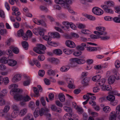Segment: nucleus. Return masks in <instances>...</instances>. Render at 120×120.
I'll return each instance as SVG.
<instances>
[{"mask_svg": "<svg viewBox=\"0 0 120 120\" xmlns=\"http://www.w3.org/2000/svg\"><path fill=\"white\" fill-rule=\"evenodd\" d=\"M18 85L15 84H12L8 86V88L11 90L10 91V94L12 95H14L18 94L19 93L22 92V90L17 88L18 87Z\"/></svg>", "mask_w": 120, "mask_h": 120, "instance_id": "1", "label": "nucleus"}, {"mask_svg": "<svg viewBox=\"0 0 120 120\" xmlns=\"http://www.w3.org/2000/svg\"><path fill=\"white\" fill-rule=\"evenodd\" d=\"M14 99L17 101H22L24 102L29 101L31 100L30 97L28 95H22L19 94L15 95Z\"/></svg>", "mask_w": 120, "mask_h": 120, "instance_id": "2", "label": "nucleus"}, {"mask_svg": "<svg viewBox=\"0 0 120 120\" xmlns=\"http://www.w3.org/2000/svg\"><path fill=\"white\" fill-rule=\"evenodd\" d=\"M46 49L45 46L41 44L37 45V47H34L33 49L34 51L39 54H44L45 53L44 50Z\"/></svg>", "mask_w": 120, "mask_h": 120, "instance_id": "3", "label": "nucleus"}, {"mask_svg": "<svg viewBox=\"0 0 120 120\" xmlns=\"http://www.w3.org/2000/svg\"><path fill=\"white\" fill-rule=\"evenodd\" d=\"M96 29L97 30L100 31V32L98 31H94V33L98 35H104L107 34V33L105 31L106 29L104 27L97 26L96 27Z\"/></svg>", "mask_w": 120, "mask_h": 120, "instance_id": "4", "label": "nucleus"}, {"mask_svg": "<svg viewBox=\"0 0 120 120\" xmlns=\"http://www.w3.org/2000/svg\"><path fill=\"white\" fill-rule=\"evenodd\" d=\"M39 113L41 116H42L44 114H45L47 117L51 116V114L48 113L49 110L48 108H45L44 109L41 108L40 110L39 109Z\"/></svg>", "mask_w": 120, "mask_h": 120, "instance_id": "5", "label": "nucleus"}, {"mask_svg": "<svg viewBox=\"0 0 120 120\" xmlns=\"http://www.w3.org/2000/svg\"><path fill=\"white\" fill-rule=\"evenodd\" d=\"M92 11L94 14L98 15H100L103 13V11L97 7H94L92 9Z\"/></svg>", "mask_w": 120, "mask_h": 120, "instance_id": "6", "label": "nucleus"}, {"mask_svg": "<svg viewBox=\"0 0 120 120\" xmlns=\"http://www.w3.org/2000/svg\"><path fill=\"white\" fill-rule=\"evenodd\" d=\"M101 7L104 10V11L107 13L112 14L114 13L112 9L108 8L107 5H102L101 6Z\"/></svg>", "mask_w": 120, "mask_h": 120, "instance_id": "7", "label": "nucleus"}, {"mask_svg": "<svg viewBox=\"0 0 120 120\" xmlns=\"http://www.w3.org/2000/svg\"><path fill=\"white\" fill-rule=\"evenodd\" d=\"M21 75L19 74L15 75L12 79V82H16L20 81L21 79Z\"/></svg>", "mask_w": 120, "mask_h": 120, "instance_id": "8", "label": "nucleus"}, {"mask_svg": "<svg viewBox=\"0 0 120 120\" xmlns=\"http://www.w3.org/2000/svg\"><path fill=\"white\" fill-rule=\"evenodd\" d=\"M114 91H112L109 93V95L107 97V99L111 101H113L115 99V97L113 95L115 94H114Z\"/></svg>", "mask_w": 120, "mask_h": 120, "instance_id": "9", "label": "nucleus"}, {"mask_svg": "<svg viewBox=\"0 0 120 120\" xmlns=\"http://www.w3.org/2000/svg\"><path fill=\"white\" fill-rule=\"evenodd\" d=\"M65 44L68 47L71 48H74L75 46V43L73 41L70 40L67 41L65 42Z\"/></svg>", "mask_w": 120, "mask_h": 120, "instance_id": "10", "label": "nucleus"}, {"mask_svg": "<svg viewBox=\"0 0 120 120\" xmlns=\"http://www.w3.org/2000/svg\"><path fill=\"white\" fill-rule=\"evenodd\" d=\"M62 24L65 26L64 27L62 26H61V28L64 29L66 31H68L69 28V22L68 21H64L62 22Z\"/></svg>", "mask_w": 120, "mask_h": 120, "instance_id": "11", "label": "nucleus"}, {"mask_svg": "<svg viewBox=\"0 0 120 120\" xmlns=\"http://www.w3.org/2000/svg\"><path fill=\"white\" fill-rule=\"evenodd\" d=\"M17 64L16 61L13 59H9L8 62V65L11 66H14L16 65Z\"/></svg>", "mask_w": 120, "mask_h": 120, "instance_id": "12", "label": "nucleus"}, {"mask_svg": "<svg viewBox=\"0 0 120 120\" xmlns=\"http://www.w3.org/2000/svg\"><path fill=\"white\" fill-rule=\"evenodd\" d=\"M105 79H102L99 81H97L96 85L99 86H102V87L104 86V85L105 82Z\"/></svg>", "mask_w": 120, "mask_h": 120, "instance_id": "13", "label": "nucleus"}, {"mask_svg": "<svg viewBox=\"0 0 120 120\" xmlns=\"http://www.w3.org/2000/svg\"><path fill=\"white\" fill-rule=\"evenodd\" d=\"M116 78L115 76L112 75L110 76L108 79V82L109 84H112L115 82Z\"/></svg>", "mask_w": 120, "mask_h": 120, "instance_id": "14", "label": "nucleus"}, {"mask_svg": "<svg viewBox=\"0 0 120 120\" xmlns=\"http://www.w3.org/2000/svg\"><path fill=\"white\" fill-rule=\"evenodd\" d=\"M48 60L51 63L55 64H57L60 62L59 60L56 58H49L48 59Z\"/></svg>", "mask_w": 120, "mask_h": 120, "instance_id": "15", "label": "nucleus"}, {"mask_svg": "<svg viewBox=\"0 0 120 120\" xmlns=\"http://www.w3.org/2000/svg\"><path fill=\"white\" fill-rule=\"evenodd\" d=\"M116 116L115 112L114 111L111 112L110 114L109 120H116Z\"/></svg>", "mask_w": 120, "mask_h": 120, "instance_id": "16", "label": "nucleus"}, {"mask_svg": "<svg viewBox=\"0 0 120 120\" xmlns=\"http://www.w3.org/2000/svg\"><path fill=\"white\" fill-rule=\"evenodd\" d=\"M22 120H34L33 116L31 114H28L25 116Z\"/></svg>", "mask_w": 120, "mask_h": 120, "instance_id": "17", "label": "nucleus"}, {"mask_svg": "<svg viewBox=\"0 0 120 120\" xmlns=\"http://www.w3.org/2000/svg\"><path fill=\"white\" fill-rule=\"evenodd\" d=\"M76 58H73L70 59V63L69 64V66L72 67H74L75 66L76 63Z\"/></svg>", "mask_w": 120, "mask_h": 120, "instance_id": "18", "label": "nucleus"}, {"mask_svg": "<svg viewBox=\"0 0 120 120\" xmlns=\"http://www.w3.org/2000/svg\"><path fill=\"white\" fill-rule=\"evenodd\" d=\"M57 71L50 69L48 71L47 73L49 76H53L57 73Z\"/></svg>", "mask_w": 120, "mask_h": 120, "instance_id": "19", "label": "nucleus"}, {"mask_svg": "<svg viewBox=\"0 0 120 120\" xmlns=\"http://www.w3.org/2000/svg\"><path fill=\"white\" fill-rule=\"evenodd\" d=\"M55 2L56 4L63 5V7L64 8V5H66L68 4L65 1V0L64 1L63 0H55Z\"/></svg>", "mask_w": 120, "mask_h": 120, "instance_id": "20", "label": "nucleus"}, {"mask_svg": "<svg viewBox=\"0 0 120 120\" xmlns=\"http://www.w3.org/2000/svg\"><path fill=\"white\" fill-rule=\"evenodd\" d=\"M86 46V45L85 43H82L80 45L76 47V49L79 50L83 51L84 49V47H85Z\"/></svg>", "mask_w": 120, "mask_h": 120, "instance_id": "21", "label": "nucleus"}, {"mask_svg": "<svg viewBox=\"0 0 120 120\" xmlns=\"http://www.w3.org/2000/svg\"><path fill=\"white\" fill-rule=\"evenodd\" d=\"M69 4H67L66 5H64V8L68 10V11L72 14H75V12L70 7L69 5Z\"/></svg>", "mask_w": 120, "mask_h": 120, "instance_id": "22", "label": "nucleus"}, {"mask_svg": "<svg viewBox=\"0 0 120 120\" xmlns=\"http://www.w3.org/2000/svg\"><path fill=\"white\" fill-rule=\"evenodd\" d=\"M27 110L26 108H24L21 109L19 112V114L21 116H24L27 113Z\"/></svg>", "mask_w": 120, "mask_h": 120, "instance_id": "23", "label": "nucleus"}, {"mask_svg": "<svg viewBox=\"0 0 120 120\" xmlns=\"http://www.w3.org/2000/svg\"><path fill=\"white\" fill-rule=\"evenodd\" d=\"M26 77L27 78V80L24 81L23 82V85L25 86H27L29 85L31 80V79L29 76H26Z\"/></svg>", "mask_w": 120, "mask_h": 120, "instance_id": "24", "label": "nucleus"}, {"mask_svg": "<svg viewBox=\"0 0 120 120\" xmlns=\"http://www.w3.org/2000/svg\"><path fill=\"white\" fill-rule=\"evenodd\" d=\"M51 33H49L48 34V35L44 36L43 37V39L45 40L48 41H50L51 40Z\"/></svg>", "mask_w": 120, "mask_h": 120, "instance_id": "25", "label": "nucleus"}, {"mask_svg": "<svg viewBox=\"0 0 120 120\" xmlns=\"http://www.w3.org/2000/svg\"><path fill=\"white\" fill-rule=\"evenodd\" d=\"M8 93L7 90L4 89L2 90L0 93V97H3L7 95Z\"/></svg>", "mask_w": 120, "mask_h": 120, "instance_id": "26", "label": "nucleus"}, {"mask_svg": "<svg viewBox=\"0 0 120 120\" xmlns=\"http://www.w3.org/2000/svg\"><path fill=\"white\" fill-rule=\"evenodd\" d=\"M51 35L52 38H59L60 37V35L57 32L51 33Z\"/></svg>", "mask_w": 120, "mask_h": 120, "instance_id": "27", "label": "nucleus"}, {"mask_svg": "<svg viewBox=\"0 0 120 120\" xmlns=\"http://www.w3.org/2000/svg\"><path fill=\"white\" fill-rule=\"evenodd\" d=\"M94 95V94L91 93H88L87 94L84 95L83 96V98L84 99L88 100L89 101L90 100V96Z\"/></svg>", "mask_w": 120, "mask_h": 120, "instance_id": "28", "label": "nucleus"}, {"mask_svg": "<svg viewBox=\"0 0 120 120\" xmlns=\"http://www.w3.org/2000/svg\"><path fill=\"white\" fill-rule=\"evenodd\" d=\"M102 89L104 90H107L110 91L112 90V87L109 85H104L102 87Z\"/></svg>", "mask_w": 120, "mask_h": 120, "instance_id": "29", "label": "nucleus"}, {"mask_svg": "<svg viewBox=\"0 0 120 120\" xmlns=\"http://www.w3.org/2000/svg\"><path fill=\"white\" fill-rule=\"evenodd\" d=\"M105 5H107L108 7H112L114 6V3L112 1L109 0L105 2Z\"/></svg>", "mask_w": 120, "mask_h": 120, "instance_id": "30", "label": "nucleus"}, {"mask_svg": "<svg viewBox=\"0 0 120 120\" xmlns=\"http://www.w3.org/2000/svg\"><path fill=\"white\" fill-rule=\"evenodd\" d=\"M70 68V67L69 65L63 66L60 68V70L62 72H66Z\"/></svg>", "mask_w": 120, "mask_h": 120, "instance_id": "31", "label": "nucleus"}, {"mask_svg": "<svg viewBox=\"0 0 120 120\" xmlns=\"http://www.w3.org/2000/svg\"><path fill=\"white\" fill-rule=\"evenodd\" d=\"M8 61L7 58L5 57H2L0 59V62L4 64L8 63Z\"/></svg>", "mask_w": 120, "mask_h": 120, "instance_id": "32", "label": "nucleus"}, {"mask_svg": "<svg viewBox=\"0 0 120 120\" xmlns=\"http://www.w3.org/2000/svg\"><path fill=\"white\" fill-rule=\"evenodd\" d=\"M59 98L60 101L62 102H64L65 100V96L62 93L59 94Z\"/></svg>", "mask_w": 120, "mask_h": 120, "instance_id": "33", "label": "nucleus"}, {"mask_svg": "<svg viewBox=\"0 0 120 120\" xmlns=\"http://www.w3.org/2000/svg\"><path fill=\"white\" fill-rule=\"evenodd\" d=\"M21 44L23 48L25 50L28 49V43L25 41H22Z\"/></svg>", "mask_w": 120, "mask_h": 120, "instance_id": "34", "label": "nucleus"}, {"mask_svg": "<svg viewBox=\"0 0 120 120\" xmlns=\"http://www.w3.org/2000/svg\"><path fill=\"white\" fill-rule=\"evenodd\" d=\"M53 52L55 54L57 55L61 54L62 53V51L59 49H57L53 50Z\"/></svg>", "mask_w": 120, "mask_h": 120, "instance_id": "35", "label": "nucleus"}, {"mask_svg": "<svg viewBox=\"0 0 120 120\" xmlns=\"http://www.w3.org/2000/svg\"><path fill=\"white\" fill-rule=\"evenodd\" d=\"M28 107L32 110H34L35 108V106L34 102L32 101L30 102L29 103Z\"/></svg>", "mask_w": 120, "mask_h": 120, "instance_id": "36", "label": "nucleus"}, {"mask_svg": "<svg viewBox=\"0 0 120 120\" xmlns=\"http://www.w3.org/2000/svg\"><path fill=\"white\" fill-rule=\"evenodd\" d=\"M101 77L100 75H97L94 76L92 78L94 82L98 81V80L100 79Z\"/></svg>", "mask_w": 120, "mask_h": 120, "instance_id": "37", "label": "nucleus"}, {"mask_svg": "<svg viewBox=\"0 0 120 120\" xmlns=\"http://www.w3.org/2000/svg\"><path fill=\"white\" fill-rule=\"evenodd\" d=\"M76 63L79 64H84L86 62L85 60L83 59L76 58Z\"/></svg>", "mask_w": 120, "mask_h": 120, "instance_id": "38", "label": "nucleus"}, {"mask_svg": "<svg viewBox=\"0 0 120 120\" xmlns=\"http://www.w3.org/2000/svg\"><path fill=\"white\" fill-rule=\"evenodd\" d=\"M87 50L88 51L92 52L96 51L97 50V49L96 47H89L87 48Z\"/></svg>", "mask_w": 120, "mask_h": 120, "instance_id": "39", "label": "nucleus"}, {"mask_svg": "<svg viewBox=\"0 0 120 120\" xmlns=\"http://www.w3.org/2000/svg\"><path fill=\"white\" fill-rule=\"evenodd\" d=\"M88 111L89 114L94 117H96L98 116V113H97L92 112L90 108L88 109Z\"/></svg>", "mask_w": 120, "mask_h": 120, "instance_id": "40", "label": "nucleus"}, {"mask_svg": "<svg viewBox=\"0 0 120 120\" xmlns=\"http://www.w3.org/2000/svg\"><path fill=\"white\" fill-rule=\"evenodd\" d=\"M19 111H13L11 114V117L13 118H14L16 117L17 116L18 113L19 112Z\"/></svg>", "mask_w": 120, "mask_h": 120, "instance_id": "41", "label": "nucleus"}, {"mask_svg": "<svg viewBox=\"0 0 120 120\" xmlns=\"http://www.w3.org/2000/svg\"><path fill=\"white\" fill-rule=\"evenodd\" d=\"M17 34V36L18 37H22L24 35V33L23 30L22 29H20L18 31Z\"/></svg>", "mask_w": 120, "mask_h": 120, "instance_id": "42", "label": "nucleus"}, {"mask_svg": "<svg viewBox=\"0 0 120 120\" xmlns=\"http://www.w3.org/2000/svg\"><path fill=\"white\" fill-rule=\"evenodd\" d=\"M14 41L13 39L11 38H10L7 40L5 42V44L7 45H10L11 43Z\"/></svg>", "mask_w": 120, "mask_h": 120, "instance_id": "43", "label": "nucleus"}, {"mask_svg": "<svg viewBox=\"0 0 120 120\" xmlns=\"http://www.w3.org/2000/svg\"><path fill=\"white\" fill-rule=\"evenodd\" d=\"M63 52L65 54L69 55L72 53V51L69 49H65L63 50Z\"/></svg>", "mask_w": 120, "mask_h": 120, "instance_id": "44", "label": "nucleus"}, {"mask_svg": "<svg viewBox=\"0 0 120 120\" xmlns=\"http://www.w3.org/2000/svg\"><path fill=\"white\" fill-rule=\"evenodd\" d=\"M86 16L89 19L91 20H94L96 19V18L94 16L86 14Z\"/></svg>", "mask_w": 120, "mask_h": 120, "instance_id": "45", "label": "nucleus"}, {"mask_svg": "<svg viewBox=\"0 0 120 120\" xmlns=\"http://www.w3.org/2000/svg\"><path fill=\"white\" fill-rule=\"evenodd\" d=\"M3 81L4 84L7 85L9 82V80L8 77H5L3 78Z\"/></svg>", "mask_w": 120, "mask_h": 120, "instance_id": "46", "label": "nucleus"}, {"mask_svg": "<svg viewBox=\"0 0 120 120\" xmlns=\"http://www.w3.org/2000/svg\"><path fill=\"white\" fill-rule=\"evenodd\" d=\"M6 30L5 29H0V34L1 35H4L7 34Z\"/></svg>", "mask_w": 120, "mask_h": 120, "instance_id": "47", "label": "nucleus"}, {"mask_svg": "<svg viewBox=\"0 0 120 120\" xmlns=\"http://www.w3.org/2000/svg\"><path fill=\"white\" fill-rule=\"evenodd\" d=\"M47 43L48 44L54 46H56L58 45L57 44L54 42L49 41H47Z\"/></svg>", "mask_w": 120, "mask_h": 120, "instance_id": "48", "label": "nucleus"}, {"mask_svg": "<svg viewBox=\"0 0 120 120\" xmlns=\"http://www.w3.org/2000/svg\"><path fill=\"white\" fill-rule=\"evenodd\" d=\"M39 110V108H37L36 109L34 113V116L35 117H37L38 116V111Z\"/></svg>", "mask_w": 120, "mask_h": 120, "instance_id": "49", "label": "nucleus"}, {"mask_svg": "<svg viewBox=\"0 0 120 120\" xmlns=\"http://www.w3.org/2000/svg\"><path fill=\"white\" fill-rule=\"evenodd\" d=\"M82 33L85 34H90L91 33V32L88 30L83 29L81 30Z\"/></svg>", "mask_w": 120, "mask_h": 120, "instance_id": "50", "label": "nucleus"}, {"mask_svg": "<svg viewBox=\"0 0 120 120\" xmlns=\"http://www.w3.org/2000/svg\"><path fill=\"white\" fill-rule=\"evenodd\" d=\"M113 20L116 23H120V17H119V15L118 16V17H115L113 18Z\"/></svg>", "mask_w": 120, "mask_h": 120, "instance_id": "51", "label": "nucleus"}, {"mask_svg": "<svg viewBox=\"0 0 120 120\" xmlns=\"http://www.w3.org/2000/svg\"><path fill=\"white\" fill-rule=\"evenodd\" d=\"M115 65L116 68H119L120 67V61L119 60H116L115 62Z\"/></svg>", "mask_w": 120, "mask_h": 120, "instance_id": "52", "label": "nucleus"}, {"mask_svg": "<svg viewBox=\"0 0 120 120\" xmlns=\"http://www.w3.org/2000/svg\"><path fill=\"white\" fill-rule=\"evenodd\" d=\"M33 62L36 66L38 68H40L41 67V64L40 62L37 60H35L34 59L33 60Z\"/></svg>", "mask_w": 120, "mask_h": 120, "instance_id": "53", "label": "nucleus"}, {"mask_svg": "<svg viewBox=\"0 0 120 120\" xmlns=\"http://www.w3.org/2000/svg\"><path fill=\"white\" fill-rule=\"evenodd\" d=\"M103 110L105 112H109L111 110V109L108 106H106L103 108Z\"/></svg>", "mask_w": 120, "mask_h": 120, "instance_id": "54", "label": "nucleus"}, {"mask_svg": "<svg viewBox=\"0 0 120 120\" xmlns=\"http://www.w3.org/2000/svg\"><path fill=\"white\" fill-rule=\"evenodd\" d=\"M76 109L77 110L78 113L79 114L82 113L83 112L82 109L81 108L77 106L76 107Z\"/></svg>", "mask_w": 120, "mask_h": 120, "instance_id": "55", "label": "nucleus"}, {"mask_svg": "<svg viewBox=\"0 0 120 120\" xmlns=\"http://www.w3.org/2000/svg\"><path fill=\"white\" fill-rule=\"evenodd\" d=\"M10 108V107L8 105H6L3 110V112H4L5 113H7L9 111Z\"/></svg>", "mask_w": 120, "mask_h": 120, "instance_id": "56", "label": "nucleus"}, {"mask_svg": "<svg viewBox=\"0 0 120 120\" xmlns=\"http://www.w3.org/2000/svg\"><path fill=\"white\" fill-rule=\"evenodd\" d=\"M64 110L66 111L69 112H71L72 110L71 108L67 106H65L64 107Z\"/></svg>", "mask_w": 120, "mask_h": 120, "instance_id": "57", "label": "nucleus"}, {"mask_svg": "<svg viewBox=\"0 0 120 120\" xmlns=\"http://www.w3.org/2000/svg\"><path fill=\"white\" fill-rule=\"evenodd\" d=\"M66 81L68 84L73 83L74 81L71 78H67L66 79Z\"/></svg>", "mask_w": 120, "mask_h": 120, "instance_id": "58", "label": "nucleus"}, {"mask_svg": "<svg viewBox=\"0 0 120 120\" xmlns=\"http://www.w3.org/2000/svg\"><path fill=\"white\" fill-rule=\"evenodd\" d=\"M5 104V101L1 97H0V105L3 106Z\"/></svg>", "mask_w": 120, "mask_h": 120, "instance_id": "59", "label": "nucleus"}, {"mask_svg": "<svg viewBox=\"0 0 120 120\" xmlns=\"http://www.w3.org/2000/svg\"><path fill=\"white\" fill-rule=\"evenodd\" d=\"M78 27L80 29L84 28L86 27V25L82 23H79L78 25Z\"/></svg>", "mask_w": 120, "mask_h": 120, "instance_id": "60", "label": "nucleus"}, {"mask_svg": "<svg viewBox=\"0 0 120 120\" xmlns=\"http://www.w3.org/2000/svg\"><path fill=\"white\" fill-rule=\"evenodd\" d=\"M59 18L61 19H64L66 18V15L64 13H61L59 15Z\"/></svg>", "mask_w": 120, "mask_h": 120, "instance_id": "61", "label": "nucleus"}, {"mask_svg": "<svg viewBox=\"0 0 120 120\" xmlns=\"http://www.w3.org/2000/svg\"><path fill=\"white\" fill-rule=\"evenodd\" d=\"M93 91L94 93H96L99 91L100 88L98 87L95 86L93 88Z\"/></svg>", "mask_w": 120, "mask_h": 120, "instance_id": "62", "label": "nucleus"}, {"mask_svg": "<svg viewBox=\"0 0 120 120\" xmlns=\"http://www.w3.org/2000/svg\"><path fill=\"white\" fill-rule=\"evenodd\" d=\"M45 74V71L43 70H41L39 71L38 72V75L39 76L43 77Z\"/></svg>", "mask_w": 120, "mask_h": 120, "instance_id": "63", "label": "nucleus"}, {"mask_svg": "<svg viewBox=\"0 0 120 120\" xmlns=\"http://www.w3.org/2000/svg\"><path fill=\"white\" fill-rule=\"evenodd\" d=\"M69 25L70 27L72 29L74 30L76 29V27L73 23L72 22H70L69 23Z\"/></svg>", "mask_w": 120, "mask_h": 120, "instance_id": "64", "label": "nucleus"}]
</instances>
